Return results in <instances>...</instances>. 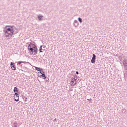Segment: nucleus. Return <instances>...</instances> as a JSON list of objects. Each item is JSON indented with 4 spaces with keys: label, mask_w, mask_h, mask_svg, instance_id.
I'll return each instance as SVG.
<instances>
[{
    "label": "nucleus",
    "mask_w": 127,
    "mask_h": 127,
    "mask_svg": "<svg viewBox=\"0 0 127 127\" xmlns=\"http://www.w3.org/2000/svg\"><path fill=\"white\" fill-rule=\"evenodd\" d=\"M37 48V47H36V45H35L34 44H32V43H30V44H29V45L28 46V51H29V50L32 51V49H34Z\"/></svg>",
    "instance_id": "obj_1"
},
{
    "label": "nucleus",
    "mask_w": 127,
    "mask_h": 127,
    "mask_svg": "<svg viewBox=\"0 0 127 127\" xmlns=\"http://www.w3.org/2000/svg\"><path fill=\"white\" fill-rule=\"evenodd\" d=\"M13 98L15 102H18L19 101V94L16 93H15L13 96Z\"/></svg>",
    "instance_id": "obj_2"
},
{
    "label": "nucleus",
    "mask_w": 127,
    "mask_h": 127,
    "mask_svg": "<svg viewBox=\"0 0 127 127\" xmlns=\"http://www.w3.org/2000/svg\"><path fill=\"white\" fill-rule=\"evenodd\" d=\"M37 48H36L35 49H32V51L29 50V52H31L33 55H36V54H37Z\"/></svg>",
    "instance_id": "obj_3"
},
{
    "label": "nucleus",
    "mask_w": 127,
    "mask_h": 127,
    "mask_svg": "<svg viewBox=\"0 0 127 127\" xmlns=\"http://www.w3.org/2000/svg\"><path fill=\"white\" fill-rule=\"evenodd\" d=\"M10 67L13 70V71H15L16 70V67H15V64H14V63L11 62L10 63Z\"/></svg>",
    "instance_id": "obj_4"
},
{
    "label": "nucleus",
    "mask_w": 127,
    "mask_h": 127,
    "mask_svg": "<svg viewBox=\"0 0 127 127\" xmlns=\"http://www.w3.org/2000/svg\"><path fill=\"white\" fill-rule=\"evenodd\" d=\"M91 62L93 64H94V63L96 62V55H95L94 54H93L92 55V58L91 60Z\"/></svg>",
    "instance_id": "obj_5"
},
{
    "label": "nucleus",
    "mask_w": 127,
    "mask_h": 127,
    "mask_svg": "<svg viewBox=\"0 0 127 127\" xmlns=\"http://www.w3.org/2000/svg\"><path fill=\"white\" fill-rule=\"evenodd\" d=\"M15 27H12L11 28H7V30L8 31V32H11L12 33H13V30Z\"/></svg>",
    "instance_id": "obj_6"
},
{
    "label": "nucleus",
    "mask_w": 127,
    "mask_h": 127,
    "mask_svg": "<svg viewBox=\"0 0 127 127\" xmlns=\"http://www.w3.org/2000/svg\"><path fill=\"white\" fill-rule=\"evenodd\" d=\"M17 33H18V30H17V28L15 27L13 30V35H15Z\"/></svg>",
    "instance_id": "obj_7"
},
{
    "label": "nucleus",
    "mask_w": 127,
    "mask_h": 127,
    "mask_svg": "<svg viewBox=\"0 0 127 127\" xmlns=\"http://www.w3.org/2000/svg\"><path fill=\"white\" fill-rule=\"evenodd\" d=\"M74 26H75V27H77V26H78V25H79V22H78V21L76 20H75L74 21Z\"/></svg>",
    "instance_id": "obj_8"
},
{
    "label": "nucleus",
    "mask_w": 127,
    "mask_h": 127,
    "mask_svg": "<svg viewBox=\"0 0 127 127\" xmlns=\"http://www.w3.org/2000/svg\"><path fill=\"white\" fill-rule=\"evenodd\" d=\"M42 47H43V45L40 46V48H39L40 53H43V51H45V49H42ZM42 50H43V51H42Z\"/></svg>",
    "instance_id": "obj_9"
},
{
    "label": "nucleus",
    "mask_w": 127,
    "mask_h": 127,
    "mask_svg": "<svg viewBox=\"0 0 127 127\" xmlns=\"http://www.w3.org/2000/svg\"><path fill=\"white\" fill-rule=\"evenodd\" d=\"M13 92L15 93V94L16 93H18V88L15 87L13 89Z\"/></svg>",
    "instance_id": "obj_10"
},
{
    "label": "nucleus",
    "mask_w": 127,
    "mask_h": 127,
    "mask_svg": "<svg viewBox=\"0 0 127 127\" xmlns=\"http://www.w3.org/2000/svg\"><path fill=\"white\" fill-rule=\"evenodd\" d=\"M42 17H43V15H39L38 16V20H40V21H41V20H43V19H42Z\"/></svg>",
    "instance_id": "obj_11"
},
{
    "label": "nucleus",
    "mask_w": 127,
    "mask_h": 127,
    "mask_svg": "<svg viewBox=\"0 0 127 127\" xmlns=\"http://www.w3.org/2000/svg\"><path fill=\"white\" fill-rule=\"evenodd\" d=\"M73 76L74 77L73 78H74V82H76V81H77V80H78V78L79 76H78V75H77L76 74H73Z\"/></svg>",
    "instance_id": "obj_12"
},
{
    "label": "nucleus",
    "mask_w": 127,
    "mask_h": 127,
    "mask_svg": "<svg viewBox=\"0 0 127 127\" xmlns=\"http://www.w3.org/2000/svg\"><path fill=\"white\" fill-rule=\"evenodd\" d=\"M35 70H36L37 71H43V69L40 67H35Z\"/></svg>",
    "instance_id": "obj_13"
},
{
    "label": "nucleus",
    "mask_w": 127,
    "mask_h": 127,
    "mask_svg": "<svg viewBox=\"0 0 127 127\" xmlns=\"http://www.w3.org/2000/svg\"><path fill=\"white\" fill-rule=\"evenodd\" d=\"M38 74H42V76L43 77L44 76H45V72L44 71H39L38 72Z\"/></svg>",
    "instance_id": "obj_14"
},
{
    "label": "nucleus",
    "mask_w": 127,
    "mask_h": 127,
    "mask_svg": "<svg viewBox=\"0 0 127 127\" xmlns=\"http://www.w3.org/2000/svg\"><path fill=\"white\" fill-rule=\"evenodd\" d=\"M22 99H23L24 101H25V102H26L27 101V97H26V96L23 95H22Z\"/></svg>",
    "instance_id": "obj_15"
},
{
    "label": "nucleus",
    "mask_w": 127,
    "mask_h": 127,
    "mask_svg": "<svg viewBox=\"0 0 127 127\" xmlns=\"http://www.w3.org/2000/svg\"><path fill=\"white\" fill-rule=\"evenodd\" d=\"M3 32H4V35H6V34L8 33V31L7 30V29H5L3 30Z\"/></svg>",
    "instance_id": "obj_16"
},
{
    "label": "nucleus",
    "mask_w": 127,
    "mask_h": 127,
    "mask_svg": "<svg viewBox=\"0 0 127 127\" xmlns=\"http://www.w3.org/2000/svg\"><path fill=\"white\" fill-rule=\"evenodd\" d=\"M123 65H127V61L126 59H124L123 61Z\"/></svg>",
    "instance_id": "obj_17"
},
{
    "label": "nucleus",
    "mask_w": 127,
    "mask_h": 127,
    "mask_svg": "<svg viewBox=\"0 0 127 127\" xmlns=\"http://www.w3.org/2000/svg\"><path fill=\"white\" fill-rule=\"evenodd\" d=\"M7 34L8 35H10V36H11V37H12V35H13V33H11L10 32H8V33H7Z\"/></svg>",
    "instance_id": "obj_18"
},
{
    "label": "nucleus",
    "mask_w": 127,
    "mask_h": 127,
    "mask_svg": "<svg viewBox=\"0 0 127 127\" xmlns=\"http://www.w3.org/2000/svg\"><path fill=\"white\" fill-rule=\"evenodd\" d=\"M78 20L80 23H82L83 22V20L80 17L78 18Z\"/></svg>",
    "instance_id": "obj_19"
},
{
    "label": "nucleus",
    "mask_w": 127,
    "mask_h": 127,
    "mask_svg": "<svg viewBox=\"0 0 127 127\" xmlns=\"http://www.w3.org/2000/svg\"><path fill=\"white\" fill-rule=\"evenodd\" d=\"M14 26H10V25H7L5 26V29L7 28V27H9V28H11L12 27H13Z\"/></svg>",
    "instance_id": "obj_20"
},
{
    "label": "nucleus",
    "mask_w": 127,
    "mask_h": 127,
    "mask_svg": "<svg viewBox=\"0 0 127 127\" xmlns=\"http://www.w3.org/2000/svg\"><path fill=\"white\" fill-rule=\"evenodd\" d=\"M13 127H17V122H14Z\"/></svg>",
    "instance_id": "obj_21"
},
{
    "label": "nucleus",
    "mask_w": 127,
    "mask_h": 127,
    "mask_svg": "<svg viewBox=\"0 0 127 127\" xmlns=\"http://www.w3.org/2000/svg\"><path fill=\"white\" fill-rule=\"evenodd\" d=\"M124 69L127 70V64H124Z\"/></svg>",
    "instance_id": "obj_22"
},
{
    "label": "nucleus",
    "mask_w": 127,
    "mask_h": 127,
    "mask_svg": "<svg viewBox=\"0 0 127 127\" xmlns=\"http://www.w3.org/2000/svg\"><path fill=\"white\" fill-rule=\"evenodd\" d=\"M74 79L75 78H74V77H72L71 79V82H70L72 83H74Z\"/></svg>",
    "instance_id": "obj_23"
},
{
    "label": "nucleus",
    "mask_w": 127,
    "mask_h": 127,
    "mask_svg": "<svg viewBox=\"0 0 127 127\" xmlns=\"http://www.w3.org/2000/svg\"><path fill=\"white\" fill-rule=\"evenodd\" d=\"M126 112L127 110H126V109H122V113H123V114H125V113H126Z\"/></svg>",
    "instance_id": "obj_24"
},
{
    "label": "nucleus",
    "mask_w": 127,
    "mask_h": 127,
    "mask_svg": "<svg viewBox=\"0 0 127 127\" xmlns=\"http://www.w3.org/2000/svg\"><path fill=\"white\" fill-rule=\"evenodd\" d=\"M46 82H49V78L46 77Z\"/></svg>",
    "instance_id": "obj_25"
},
{
    "label": "nucleus",
    "mask_w": 127,
    "mask_h": 127,
    "mask_svg": "<svg viewBox=\"0 0 127 127\" xmlns=\"http://www.w3.org/2000/svg\"><path fill=\"white\" fill-rule=\"evenodd\" d=\"M42 79H46V78H47V77H46V76L44 75V76H42Z\"/></svg>",
    "instance_id": "obj_26"
},
{
    "label": "nucleus",
    "mask_w": 127,
    "mask_h": 127,
    "mask_svg": "<svg viewBox=\"0 0 127 127\" xmlns=\"http://www.w3.org/2000/svg\"><path fill=\"white\" fill-rule=\"evenodd\" d=\"M21 63H23V62L19 61L18 62V64H21Z\"/></svg>",
    "instance_id": "obj_27"
},
{
    "label": "nucleus",
    "mask_w": 127,
    "mask_h": 127,
    "mask_svg": "<svg viewBox=\"0 0 127 127\" xmlns=\"http://www.w3.org/2000/svg\"><path fill=\"white\" fill-rule=\"evenodd\" d=\"M75 85H77V82L74 83L73 84V83L71 84V86H75Z\"/></svg>",
    "instance_id": "obj_28"
},
{
    "label": "nucleus",
    "mask_w": 127,
    "mask_h": 127,
    "mask_svg": "<svg viewBox=\"0 0 127 127\" xmlns=\"http://www.w3.org/2000/svg\"><path fill=\"white\" fill-rule=\"evenodd\" d=\"M38 76V77H40V78H42V74L39 75V74Z\"/></svg>",
    "instance_id": "obj_29"
},
{
    "label": "nucleus",
    "mask_w": 127,
    "mask_h": 127,
    "mask_svg": "<svg viewBox=\"0 0 127 127\" xmlns=\"http://www.w3.org/2000/svg\"><path fill=\"white\" fill-rule=\"evenodd\" d=\"M5 35V37H9V36L7 34V35Z\"/></svg>",
    "instance_id": "obj_30"
},
{
    "label": "nucleus",
    "mask_w": 127,
    "mask_h": 127,
    "mask_svg": "<svg viewBox=\"0 0 127 127\" xmlns=\"http://www.w3.org/2000/svg\"><path fill=\"white\" fill-rule=\"evenodd\" d=\"M87 100H88V101H92V99H91V98H90V99H87Z\"/></svg>",
    "instance_id": "obj_31"
},
{
    "label": "nucleus",
    "mask_w": 127,
    "mask_h": 127,
    "mask_svg": "<svg viewBox=\"0 0 127 127\" xmlns=\"http://www.w3.org/2000/svg\"><path fill=\"white\" fill-rule=\"evenodd\" d=\"M75 73L78 75V74H79V72L78 71H76Z\"/></svg>",
    "instance_id": "obj_32"
},
{
    "label": "nucleus",
    "mask_w": 127,
    "mask_h": 127,
    "mask_svg": "<svg viewBox=\"0 0 127 127\" xmlns=\"http://www.w3.org/2000/svg\"><path fill=\"white\" fill-rule=\"evenodd\" d=\"M43 49H44V48H45L46 47V46H43Z\"/></svg>",
    "instance_id": "obj_33"
}]
</instances>
